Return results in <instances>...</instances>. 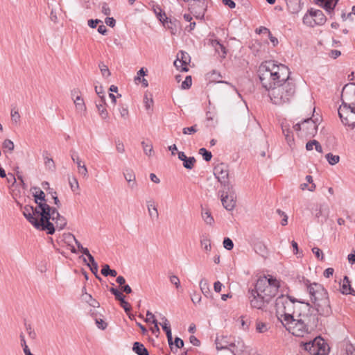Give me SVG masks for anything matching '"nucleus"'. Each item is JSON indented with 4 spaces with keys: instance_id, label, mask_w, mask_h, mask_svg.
I'll return each instance as SVG.
<instances>
[{
    "instance_id": "obj_20",
    "label": "nucleus",
    "mask_w": 355,
    "mask_h": 355,
    "mask_svg": "<svg viewBox=\"0 0 355 355\" xmlns=\"http://www.w3.org/2000/svg\"><path fill=\"white\" fill-rule=\"evenodd\" d=\"M230 338L227 336H217L215 340L216 347L217 350L227 349L232 343Z\"/></svg>"
},
{
    "instance_id": "obj_34",
    "label": "nucleus",
    "mask_w": 355,
    "mask_h": 355,
    "mask_svg": "<svg viewBox=\"0 0 355 355\" xmlns=\"http://www.w3.org/2000/svg\"><path fill=\"white\" fill-rule=\"evenodd\" d=\"M302 20L303 23L308 26L314 27L316 26L313 16L310 14V10H309L308 12L304 15Z\"/></svg>"
},
{
    "instance_id": "obj_15",
    "label": "nucleus",
    "mask_w": 355,
    "mask_h": 355,
    "mask_svg": "<svg viewBox=\"0 0 355 355\" xmlns=\"http://www.w3.org/2000/svg\"><path fill=\"white\" fill-rule=\"evenodd\" d=\"M71 153V158L73 162H75L77 164L78 168V172L80 175H81L83 178H87L88 176V171L86 165L85 164L84 162L81 160L80 158L78 153L71 150L70 151Z\"/></svg>"
},
{
    "instance_id": "obj_63",
    "label": "nucleus",
    "mask_w": 355,
    "mask_h": 355,
    "mask_svg": "<svg viewBox=\"0 0 355 355\" xmlns=\"http://www.w3.org/2000/svg\"><path fill=\"white\" fill-rule=\"evenodd\" d=\"M101 11L105 15L107 16H109L111 14L110 8H109L107 3H103Z\"/></svg>"
},
{
    "instance_id": "obj_30",
    "label": "nucleus",
    "mask_w": 355,
    "mask_h": 355,
    "mask_svg": "<svg viewBox=\"0 0 355 355\" xmlns=\"http://www.w3.org/2000/svg\"><path fill=\"white\" fill-rule=\"evenodd\" d=\"M132 350L137 355H149L147 349L144 345L139 342H135L133 344Z\"/></svg>"
},
{
    "instance_id": "obj_18",
    "label": "nucleus",
    "mask_w": 355,
    "mask_h": 355,
    "mask_svg": "<svg viewBox=\"0 0 355 355\" xmlns=\"http://www.w3.org/2000/svg\"><path fill=\"white\" fill-rule=\"evenodd\" d=\"M78 90H73L71 92V96L73 98V102L76 106V111L78 113L82 114L85 112L86 110V106L84 102L83 98L78 94Z\"/></svg>"
},
{
    "instance_id": "obj_64",
    "label": "nucleus",
    "mask_w": 355,
    "mask_h": 355,
    "mask_svg": "<svg viewBox=\"0 0 355 355\" xmlns=\"http://www.w3.org/2000/svg\"><path fill=\"white\" fill-rule=\"evenodd\" d=\"M346 352L347 355H355V346L352 344H349L346 347Z\"/></svg>"
},
{
    "instance_id": "obj_28",
    "label": "nucleus",
    "mask_w": 355,
    "mask_h": 355,
    "mask_svg": "<svg viewBox=\"0 0 355 355\" xmlns=\"http://www.w3.org/2000/svg\"><path fill=\"white\" fill-rule=\"evenodd\" d=\"M90 263H87V266L89 267L92 272L96 276V277L100 281L102 280L101 277H100L98 275V266L97 263L95 261L94 257L90 254L87 257Z\"/></svg>"
},
{
    "instance_id": "obj_26",
    "label": "nucleus",
    "mask_w": 355,
    "mask_h": 355,
    "mask_svg": "<svg viewBox=\"0 0 355 355\" xmlns=\"http://www.w3.org/2000/svg\"><path fill=\"white\" fill-rule=\"evenodd\" d=\"M211 44L214 48L216 52L221 58H225L227 55V50L226 48L223 46V44H220V42L217 40H212L211 41Z\"/></svg>"
},
{
    "instance_id": "obj_12",
    "label": "nucleus",
    "mask_w": 355,
    "mask_h": 355,
    "mask_svg": "<svg viewBox=\"0 0 355 355\" xmlns=\"http://www.w3.org/2000/svg\"><path fill=\"white\" fill-rule=\"evenodd\" d=\"M218 194L220 196V200L224 208L228 211H232L236 207V196L234 187L231 189H223V190L218 191Z\"/></svg>"
},
{
    "instance_id": "obj_59",
    "label": "nucleus",
    "mask_w": 355,
    "mask_h": 355,
    "mask_svg": "<svg viewBox=\"0 0 355 355\" xmlns=\"http://www.w3.org/2000/svg\"><path fill=\"white\" fill-rule=\"evenodd\" d=\"M309 183H308V182L302 183V184H300V188L302 191H304V190L307 189V190H309L310 191H313L315 189V184L314 183H312V184L309 186Z\"/></svg>"
},
{
    "instance_id": "obj_55",
    "label": "nucleus",
    "mask_w": 355,
    "mask_h": 355,
    "mask_svg": "<svg viewBox=\"0 0 355 355\" xmlns=\"http://www.w3.org/2000/svg\"><path fill=\"white\" fill-rule=\"evenodd\" d=\"M116 150L119 153H123L125 152V147L123 143L120 139L115 140Z\"/></svg>"
},
{
    "instance_id": "obj_14",
    "label": "nucleus",
    "mask_w": 355,
    "mask_h": 355,
    "mask_svg": "<svg viewBox=\"0 0 355 355\" xmlns=\"http://www.w3.org/2000/svg\"><path fill=\"white\" fill-rule=\"evenodd\" d=\"M289 296L282 295L279 296L275 303V307L276 310V315L278 320L282 323L283 318L285 315L286 310L287 309V305H286V302L287 300H290Z\"/></svg>"
},
{
    "instance_id": "obj_9",
    "label": "nucleus",
    "mask_w": 355,
    "mask_h": 355,
    "mask_svg": "<svg viewBox=\"0 0 355 355\" xmlns=\"http://www.w3.org/2000/svg\"><path fill=\"white\" fill-rule=\"evenodd\" d=\"M22 213L27 220L31 223L37 230H41L43 225L42 216L38 206L34 207L31 205H26L22 209Z\"/></svg>"
},
{
    "instance_id": "obj_54",
    "label": "nucleus",
    "mask_w": 355,
    "mask_h": 355,
    "mask_svg": "<svg viewBox=\"0 0 355 355\" xmlns=\"http://www.w3.org/2000/svg\"><path fill=\"white\" fill-rule=\"evenodd\" d=\"M27 334H28V336L31 339L34 340L36 338V333L35 331L32 329L31 324H25Z\"/></svg>"
},
{
    "instance_id": "obj_19",
    "label": "nucleus",
    "mask_w": 355,
    "mask_h": 355,
    "mask_svg": "<svg viewBox=\"0 0 355 355\" xmlns=\"http://www.w3.org/2000/svg\"><path fill=\"white\" fill-rule=\"evenodd\" d=\"M180 58L179 55H178V59L174 62V64L177 68L182 67V71H188L189 69L187 65L190 62V56L187 53L183 51L180 52Z\"/></svg>"
},
{
    "instance_id": "obj_40",
    "label": "nucleus",
    "mask_w": 355,
    "mask_h": 355,
    "mask_svg": "<svg viewBox=\"0 0 355 355\" xmlns=\"http://www.w3.org/2000/svg\"><path fill=\"white\" fill-rule=\"evenodd\" d=\"M329 215V209L327 207L324 208V206L320 205L319 209L316 210L315 217L320 218V216H324L325 218H327Z\"/></svg>"
},
{
    "instance_id": "obj_11",
    "label": "nucleus",
    "mask_w": 355,
    "mask_h": 355,
    "mask_svg": "<svg viewBox=\"0 0 355 355\" xmlns=\"http://www.w3.org/2000/svg\"><path fill=\"white\" fill-rule=\"evenodd\" d=\"M214 174L223 189H231L233 185L229 180L228 166L224 163L217 164L214 168Z\"/></svg>"
},
{
    "instance_id": "obj_53",
    "label": "nucleus",
    "mask_w": 355,
    "mask_h": 355,
    "mask_svg": "<svg viewBox=\"0 0 355 355\" xmlns=\"http://www.w3.org/2000/svg\"><path fill=\"white\" fill-rule=\"evenodd\" d=\"M197 131H198L197 125H194L193 126L188 127V128H184L182 130V132L184 135H192V134L196 133Z\"/></svg>"
},
{
    "instance_id": "obj_23",
    "label": "nucleus",
    "mask_w": 355,
    "mask_h": 355,
    "mask_svg": "<svg viewBox=\"0 0 355 355\" xmlns=\"http://www.w3.org/2000/svg\"><path fill=\"white\" fill-rule=\"evenodd\" d=\"M147 209L150 217L153 219H158L159 213L157 208V205L153 199H150L146 201Z\"/></svg>"
},
{
    "instance_id": "obj_49",
    "label": "nucleus",
    "mask_w": 355,
    "mask_h": 355,
    "mask_svg": "<svg viewBox=\"0 0 355 355\" xmlns=\"http://www.w3.org/2000/svg\"><path fill=\"white\" fill-rule=\"evenodd\" d=\"M73 239H74V241H75V243H76V245H77V247H78V250H79L80 251H81V252H82L85 255H86L87 257H88L89 255H90V254H90V252H89V250H88L87 248H84V247L81 245V243H80V242H79V241H78L75 238V236H73Z\"/></svg>"
},
{
    "instance_id": "obj_58",
    "label": "nucleus",
    "mask_w": 355,
    "mask_h": 355,
    "mask_svg": "<svg viewBox=\"0 0 355 355\" xmlns=\"http://www.w3.org/2000/svg\"><path fill=\"white\" fill-rule=\"evenodd\" d=\"M256 329L259 333H263L267 331L268 328L266 323L258 322L256 325Z\"/></svg>"
},
{
    "instance_id": "obj_36",
    "label": "nucleus",
    "mask_w": 355,
    "mask_h": 355,
    "mask_svg": "<svg viewBox=\"0 0 355 355\" xmlns=\"http://www.w3.org/2000/svg\"><path fill=\"white\" fill-rule=\"evenodd\" d=\"M84 297V300L91 306L93 307H98L100 304L98 302H97L95 299H93L92 295L90 294H88L87 293L83 294Z\"/></svg>"
},
{
    "instance_id": "obj_45",
    "label": "nucleus",
    "mask_w": 355,
    "mask_h": 355,
    "mask_svg": "<svg viewBox=\"0 0 355 355\" xmlns=\"http://www.w3.org/2000/svg\"><path fill=\"white\" fill-rule=\"evenodd\" d=\"M69 184L72 191L76 192L79 189V184L78 180L75 177L69 178Z\"/></svg>"
},
{
    "instance_id": "obj_3",
    "label": "nucleus",
    "mask_w": 355,
    "mask_h": 355,
    "mask_svg": "<svg viewBox=\"0 0 355 355\" xmlns=\"http://www.w3.org/2000/svg\"><path fill=\"white\" fill-rule=\"evenodd\" d=\"M318 318L317 314L306 311L299 312L298 315L286 322L282 321V324L293 335L303 337L317 327Z\"/></svg>"
},
{
    "instance_id": "obj_50",
    "label": "nucleus",
    "mask_w": 355,
    "mask_h": 355,
    "mask_svg": "<svg viewBox=\"0 0 355 355\" xmlns=\"http://www.w3.org/2000/svg\"><path fill=\"white\" fill-rule=\"evenodd\" d=\"M192 84V79L191 76H187L185 80L182 83L181 88L182 89H187L191 87Z\"/></svg>"
},
{
    "instance_id": "obj_31",
    "label": "nucleus",
    "mask_w": 355,
    "mask_h": 355,
    "mask_svg": "<svg viewBox=\"0 0 355 355\" xmlns=\"http://www.w3.org/2000/svg\"><path fill=\"white\" fill-rule=\"evenodd\" d=\"M154 12L157 16V18L163 24L164 26H166L165 21H167L168 18L166 17L165 12L162 11L161 8L159 6L154 8Z\"/></svg>"
},
{
    "instance_id": "obj_32",
    "label": "nucleus",
    "mask_w": 355,
    "mask_h": 355,
    "mask_svg": "<svg viewBox=\"0 0 355 355\" xmlns=\"http://www.w3.org/2000/svg\"><path fill=\"white\" fill-rule=\"evenodd\" d=\"M201 215L206 224L212 225L214 223V218L209 210L202 209Z\"/></svg>"
},
{
    "instance_id": "obj_2",
    "label": "nucleus",
    "mask_w": 355,
    "mask_h": 355,
    "mask_svg": "<svg viewBox=\"0 0 355 355\" xmlns=\"http://www.w3.org/2000/svg\"><path fill=\"white\" fill-rule=\"evenodd\" d=\"M279 286V281L272 276L259 278L249 296L251 306L265 311H270L271 302L277 294Z\"/></svg>"
},
{
    "instance_id": "obj_10",
    "label": "nucleus",
    "mask_w": 355,
    "mask_h": 355,
    "mask_svg": "<svg viewBox=\"0 0 355 355\" xmlns=\"http://www.w3.org/2000/svg\"><path fill=\"white\" fill-rule=\"evenodd\" d=\"M339 117L345 125L355 128V107L341 103L338 110Z\"/></svg>"
},
{
    "instance_id": "obj_17",
    "label": "nucleus",
    "mask_w": 355,
    "mask_h": 355,
    "mask_svg": "<svg viewBox=\"0 0 355 355\" xmlns=\"http://www.w3.org/2000/svg\"><path fill=\"white\" fill-rule=\"evenodd\" d=\"M33 189L35 191V192L33 193V197L35 198V202L38 206V208L40 209V216H42V208L40 206L42 205V206L44 205H49L46 203V196L43 191H42L39 187H33Z\"/></svg>"
},
{
    "instance_id": "obj_62",
    "label": "nucleus",
    "mask_w": 355,
    "mask_h": 355,
    "mask_svg": "<svg viewBox=\"0 0 355 355\" xmlns=\"http://www.w3.org/2000/svg\"><path fill=\"white\" fill-rule=\"evenodd\" d=\"M119 113H120V115L122 118L123 119H126L128 116V110L127 107H124V106H121L119 108Z\"/></svg>"
},
{
    "instance_id": "obj_52",
    "label": "nucleus",
    "mask_w": 355,
    "mask_h": 355,
    "mask_svg": "<svg viewBox=\"0 0 355 355\" xmlns=\"http://www.w3.org/2000/svg\"><path fill=\"white\" fill-rule=\"evenodd\" d=\"M95 92L100 98V101L105 104V93L103 87H95Z\"/></svg>"
},
{
    "instance_id": "obj_42",
    "label": "nucleus",
    "mask_w": 355,
    "mask_h": 355,
    "mask_svg": "<svg viewBox=\"0 0 355 355\" xmlns=\"http://www.w3.org/2000/svg\"><path fill=\"white\" fill-rule=\"evenodd\" d=\"M124 178L127 182H132L136 179L135 175L132 169H125L123 172Z\"/></svg>"
},
{
    "instance_id": "obj_4",
    "label": "nucleus",
    "mask_w": 355,
    "mask_h": 355,
    "mask_svg": "<svg viewBox=\"0 0 355 355\" xmlns=\"http://www.w3.org/2000/svg\"><path fill=\"white\" fill-rule=\"evenodd\" d=\"M306 291L317 314L323 317L330 316L332 309L329 293L324 286L320 284L310 283L306 285Z\"/></svg>"
},
{
    "instance_id": "obj_13",
    "label": "nucleus",
    "mask_w": 355,
    "mask_h": 355,
    "mask_svg": "<svg viewBox=\"0 0 355 355\" xmlns=\"http://www.w3.org/2000/svg\"><path fill=\"white\" fill-rule=\"evenodd\" d=\"M342 103H346L350 107H355V84H346L342 90Z\"/></svg>"
},
{
    "instance_id": "obj_29",
    "label": "nucleus",
    "mask_w": 355,
    "mask_h": 355,
    "mask_svg": "<svg viewBox=\"0 0 355 355\" xmlns=\"http://www.w3.org/2000/svg\"><path fill=\"white\" fill-rule=\"evenodd\" d=\"M106 103L105 104L101 101L96 103V106L98 114L102 119H107L109 117L108 112L105 107Z\"/></svg>"
},
{
    "instance_id": "obj_41",
    "label": "nucleus",
    "mask_w": 355,
    "mask_h": 355,
    "mask_svg": "<svg viewBox=\"0 0 355 355\" xmlns=\"http://www.w3.org/2000/svg\"><path fill=\"white\" fill-rule=\"evenodd\" d=\"M199 285H200V290L203 294H205L206 295L207 294H208L209 293L210 290H209V284H208V282L207 279H202L200 282Z\"/></svg>"
},
{
    "instance_id": "obj_27",
    "label": "nucleus",
    "mask_w": 355,
    "mask_h": 355,
    "mask_svg": "<svg viewBox=\"0 0 355 355\" xmlns=\"http://www.w3.org/2000/svg\"><path fill=\"white\" fill-rule=\"evenodd\" d=\"M341 293L343 295H355L354 290L352 288L350 285V281L347 276H345L343 278V282L342 285Z\"/></svg>"
},
{
    "instance_id": "obj_44",
    "label": "nucleus",
    "mask_w": 355,
    "mask_h": 355,
    "mask_svg": "<svg viewBox=\"0 0 355 355\" xmlns=\"http://www.w3.org/2000/svg\"><path fill=\"white\" fill-rule=\"evenodd\" d=\"M47 155H48L47 152H45L43 154L44 159V164L47 167H49V169L53 170V169H55V167L54 162L51 158L48 157Z\"/></svg>"
},
{
    "instance_id": "obj_47",
    "label": "nucleus",
    "mask_w": 355,
    "mask_h": 355,
    "mask_svg": "<svg viewBox=\"0 0 355 355\" xmlns=\"http://www.w3.org/2000/svg\"><path fill=\"white\" fill-rule=\"evenodd\" d=\"M2 147L11 153L14 150L15 145L10 139H6L3 142Z\"/></svg>"
},
{
    "instance_id": "obj_43",
    "label": "nucleus",
    "mask_w": 355,
    "mask_h": 355,
    "mask_svg": "<svg viewBox=\"0 0 355 355\" xmlns=\"http://www.w3.org/2000/svg\"><path fill=\"white\" fill-rule=\"evenodd\" d=\"M10 115L12 122L15 124H17L20 120V114L15 107L11 110Z\"/></svg>"
},
{
    "instance_id": "obj_7",
    "label": "nucleus",
    "mask_w": 355,
    "mask_h": 355,
    "mask_svg": "<svg viewBox=\"0 0 355 355\" xmlns=\"http://www.w3.org/2000/svg\"><path fill=\"white\" fill-rule=\"evenodd\" d=\"M303 346L312 355H327L329 352L328 344L320 336L303 343Z\"/></svg>"
},
{
    "instance_id": "obj_46",
    "label": "nucleus",
    "mask_w": 355,
    "mask_h": 355,
    "mask_svg": "<svg viewBox=\"0 0 355 355\" xmlns=\"http://www.w3.org/2000/svg\"><path fill=\"white\" fill-rule=\"evenodd\" d=\"M199 154L201 155L202 157H203V159L206 161V162H209L211 160V157H212V155H211V153L208 151L206 148H200L199 150Z\"/></svg>"
},
{
    "instance_id": "obj_57",
    "label": "nucleus",
    "mask_w": 355,
    "mask_h": 355,
    "mask_svg": "<svg viewBox=\"0 0 355 355\" xmlns=\"http://www.w3.org/2000/svg\"><path fill=\"white\" fill-rule=\"evenodd\" d=\"M223 243V247L228 250H230L234 248L233 241L230 238H225Z\"/></svg>"
},
{
    "instance_id": "obj_6",
    "label": "nucleus",
    "mask_w": 355,
    "mask_h": 355,
    "mask_svg": "<svg viewBox=\"0 0 355 355\" xmlns=\"http://www.w3.org/2000/svg\"><path fill=\"white\" fill-rule=\"evenodd\" d=\"M285 303L286 305H287V309L282 320L284 322L297 317L299 312L304 313L306 311H311V307L308 302L298 301L294 298L290 297V300H287Z\"/></svg>"
},
{
    "instance_id": "obj_22",
    "label": "nucleus",
    "mask_w": 355,
    "mask_h": 355,
    "mask_svg": "<svg viewBox=\"0 0 355 355\" xmlns=\"http://www.w3.org/2000/svg\"><path fill=\"white\" fill-rule=\"evenodd\" d=\"M178 158L183 162V166L187 169H192L196 163L194 157H187L184 152L178 153Z\"/></svg>"
},
{
    "instance_id": "obj_48",
    "label": "nucleus",
    "mask_w": 355,
    "mask_h": 355,
    "mask_svg": "<svg viewBox=\"0 0 355 355\" xmlns=\"http://www.w3.org/2000/svg\"><path fill=\"white\" fill-rule=\"evenodd\" d=\"M98 67L100 68L103 76L108 77L110 76V71L107 66H106L103 62H100Z\"/></svg>"
},
{
    "instance_id": "obj_5",
    "label": "nucleus",
    "mask_w": 355,
    "mask_h": 355,
    "mask_svg": "<svg viewBox=\"0 0 355 355\" xmlns=\"http://www.w3.org/2000/svg\"><path fill=\"white\" fill-rule=\"evenodd\" d=\"M42 208V219L43 225L40 230L46 231L49 234H53L55 227L59 230H63L67 225L66 218L61 216L58 209L49 205H40Z\"/></svg>"
},
{
    "instance_id": "obj_33",
    "label": "nucleus",
    "mask_w": 355,
    "mask_h": 355,
    "mask_svg": "<svg viewBox=\"0 0 355 355\" xmlns=\"http://www.w3.org/2000/svg\"><path fill=\"white\" fill-rule=\"evenodd\" d=\"M141 144L143 147L144 154L148 157H151L154 153L152 143L150 141L146 142L145 141H142Z\"/></svg>"
},
{
    "instance_id": "obj_8",
    "label": "nucleus",
    "mask_w": 355,
    "mask_h": 355,
    "mask_svg": "<svg viewBox=\"0 0 355 355\" xmlns=\"http://www.w3.org/2000/svg\"><path fill=\"white\" fill-rule=\"evenodd\" d=\"M299 137H313L317 133L318 125L311 118L304 119L293 127Z\"/></svg>"
},
{
    "instance_id": "obj_24",
    "label": "nucleus",
    "mask_w": 355,
    "mask_h": 355,
    "mask_svg": "<svg viewBox=\"0 0 355 355\" xmlns=\"http://www.w3.org/2000/svg\"><path fill=\"white\" fill-rule=\"evenodd\" d=\"M227 349L234 355H241L245 349V346L241 341H238L237 343L232 341Z\"/></svg>"
},
{
    "instance_id": "obj_25",
    "label": "nucleus",
    "mask_w": 355,
    "mask_h": 355,
    "mask_svg": "<svg viewBox=\"0 0 355 355\" xmlns=\"http://www.w3.org/2000/svg\"><path fill=\"white\" fill-rule=\"evenodd\" d=\"M282 129L287 144L292 147L294 145V137L292 130L289 129V125L282 124Z\"/></svg>"
},
{
    "instance_id": "obj_38",
    "label": "nucleus",
    "mask_w": 355,
    "mask_h": 355,
    "mask_svg": "<svg viewBox=\"0 0 355 355\" xmlns=\"http://www.w3.org/2000/svg\"><path fill=\"white\" fill-rule=\"evenodd\" d=\"M110 291L114 295L115 299L120 302V303L125 300V296L117 288L112 287L110 288Z\"/></svg>"
},
{
    "instance_id": "obj_51",
    "label": "nucleus",
    "mask_w": 355,
    "mask_h": 355,
    "mask_svg": "<svg viewBox=\"0 0 355 355\" xmlns=\"http://www.w3.org/2000/svg\"><path fill=\"white\" fill-rule=\"evenodd\" d=\"M163 322L162 324V327L163 330L165 331L166 334L171 332V329L170 327V324L168 320L164 316L162 318Z\"/></svg>"
},
{
    "instance_id": "obj_60",
    "label": "nucleus",
    "mask_w": 355,
    "mask_h": 355,
    "mask_svg": "<svg viewBox=\"0 0 355 355\" xmlns=\"http://www.w3.org/2000/svg\"><path fill=\"white\" fill-rule=\"evenodd\" d=\"M200 244H201L202 247H203L206 251L211 250V247L210 241L209 239H207L206 238L201 239Z\"/></svg>"
},
{
    "instance_id": "obj_35",
    "label": "nucleus",
    "mask_w": 355,
    "mask_h": 355,
    "mask_svg": "<svg viewBox=\"0 0 355 355\" xmlns=\"http://www.w3.org/2000/svg\"><path fill=\"white\" fill-rule=\"evenodd\" d=\"M101 274L105 277L110 275L111 277H116L117 272L115 270L110 269L109 265L104 264L101 269Z\"/></svg>"
},
{
    "instance_id": "obj_16",
    "label": "nucleus",
    "mask_w": 355,
    "mask_h": 355,
    "mask_svg": "<svg viewBox=\"0 0 355 355\" xmlns=\"http://www.w3.org/2000/svg\"><path fill=\"white\" fill-rule=\"evenodd\" d=\"M338 1L339 0H315V3L324 9L328 14L331 15Z\"/></svg>"
},
{
    "instance_id": "obj_1",
    "label": "nucleus",
    "mask_w": 355,
    "mask_h": 355,
    "mask_svg": "<svg viewBox=\"0 0 355 355\" xmlns=\"http://www.w3.org/2000/svg\"><path fill=\"white\" fill-rule=\"evenodd\" d=\"M259 73L260 82L268 92V95L273 104L280 105L291 101L295 92V85L290 77L288 67L268 60L260 65Z\"/></svg>"
},
{
    "instance_id": "obj_61",
    "label": "nucleus",
    "mask_w": 355,
    "mask_h": 355,
    "mask_svg": "<svg viewBox=\"0 0 355 355\" xmlns=\"http://www.w3.org/2000/svg\"><path fill=\"white\" fill-rule=\"evenodd\" d=\"M313 253L315 255V257L321 260L324 259V254L322 251L318 248H312Z\"/></svg>"
},
{
    "instance_id": "obj_21",
    "label": "nucleus",
    "mask_w": 355,
    "mask_h": 355,
    "mask_svg": "<svg viewBox=\"0 0 355 355\" xmlns=\"http://www.w3.org/2000/svg\"><path fill=\"white\" fill-rule=\"evenodd\" d=\"M310 14L313 16L316 26H322L325 24L327 18L322 10L310 9Z\"/></svg>"
},
{
    "instance_id": "obj_39",
    "label": "nucleus",
    "mask_w": 355,
    "mask_h": 355,
    "mask_svg": "<svg viewBox=\"0 0 355 355\" xmlns=\"http://www.w3.org/2000/svg\"><path fill=\"white\" fill-rule=\"evenodd\" d=\"M325 157L331 165H335L340 161V157L338 155H333L331 153H327Z\"/></svg>"
},
{
    "instance_id": "obj_37",
    "label": "nucleus",
    "mask_w": 355,
    "mask_h": 355,
    "mask_svg": "<svg viewBox=\"0 0 355 355\" xmlns=\"http://www.w3.org/2000/svg\"><path fill=\"white\" fill-rule=\"evenodd\" d=\"M177 21H172L171 19H167V21H165V28L171 31L172 35H175L177 32L176 24Z\"/></svg>"
},
{
    "instance_id": "obj_56",
    "label": "nucleus",
    "mask_w": 355,
    "mask_h": 355,
    "mask_svg": "<svg viewBox=\"0 0 355 355\" xmlns=\"http://www.w3.org/2000/svg\"><path fill=\"white\" fill-rule=\"evenodd\" d=\"M169 280L172 284L175 285L176 288H179L180 287V281L178 276L173 275H170Z\"/></svg>"
}]
</instances>
